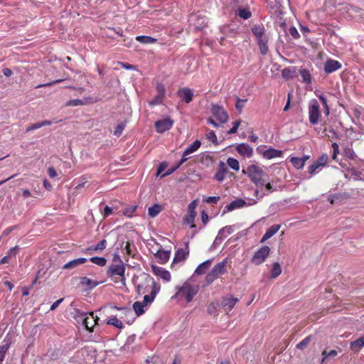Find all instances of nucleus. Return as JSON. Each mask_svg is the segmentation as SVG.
Wrapping results in <instances>:
<instances>
[{"instance_id": "f257e3e1", "label": "nucleus", "mask_w": 364, "mask_h": 364, "mask_svg": "<svg viewBox=\"0 0 364 364\" xmlns=\"http://www.w3.org/2000/svg\"><path fill=\"white\" fill-rule=\"evenodd\" d=\"M139 279V282L136 284V287L139 294L147 293V288H151L150 294L145 295L141 302L146 306L154 300L156 294L159 292L160 285L156 284L152 278L146 274H142Z\"/></svg>"}, {"instance_id": "f03ea898", "label": "nucleus", "mask_w": 364, "mask_h": 364, "mask_svg": "<svg viewBox=\"0 0 364 364\" xmlns=\"http://www.w3.org/2000/svg\"><path fill=\"white\" fill-rule=\"evenodd\" d=\"M176 293L172 296V299L178 301H185L188 303L192 301L193 297L198 294L199 287L186 282L181 287H176Z\"/></svg>"}, {"instance_id": "7ed1b4c3", "label": "nucleus", "mask_w": 364, "mask_h": 364, "mask_svg": "<svg viewBox=\"0 0 364 364\" xmlns=\"http://www.w3.org/2000/svg\"><path fill=\"white\" fill-rule=\"evenodd\" d=\"M242 174L247 175L250 180L257 186H264L266 173L263 168L257 164L249 165L246 169H242Z\"/></svg>"}, {"instance_id": "20e7f679", "label": "nucleus", "mask_w": 364, "mask_h": 364, "mask_svg": "<svg viewBox=\"0 0 364 364\" xmlns=\"http://www.w3.org/2000/svg\"><path fill=\"white\" fill-rule=\"evenodd\" d=\"M252 32L259 46V51L262 55L268 53L269 36L266 33V30L262 25H254L252 28Z\"/></svg>"}, {"instance_id": "39448f33", "label": "nucleus", "mask_w": 364, "mask_h": 364, "mask_svg": "<svg viewBox=\"0 0 364 364\" xmlns=\"http://www.w3.org/2000/svg\"><path fill=\"white\" fill-rule=\"evenodd\" d=\"M125 264L118 255H115L113 257L112 264L107 269V275L109 277H114L119 276L120 277V282L123 286H125Z\"/></svg>"}, {"instance_id": "423d86ee", "label": "nucleus", "mask_w": 364, "mask_h": 364, "mask_svg": "<svg viewBox=\"0 0 364 364\" xmlns=\"http://www.w3.org/2000/svg\"><path fill=\"white\" fill-rule=\"evenodd\" d=\"M227 259L215 264L206 275L205 282L207 284H212L220 276L226 272Z\"/></svg>"}, {"instance_id": "0eeeda50", "label": "nucleus", "mask_w": 364, "mask_h": 364, "mask_svg": "<svg viewBox=\"0 0 364 364\" xmlns=\"http://www.w3.org/2000/svg\"><path fill=\"white\" fill-rule=\"evenodd\" d=\"M309 117L311 124H316L321 117L320 106L316 100H312L309 102Z\"/></svg>"}, {"instance_id": "6e6552de", "label": "nucleus", "mask_w": 364, "mask_h": 364, "mask_svg": "<svg viewBox=\"0 0 364 364\" xmlns=\"http://www.w3.org/2000/svg\"><path fill=\"white\" fill-rule=\"evenodd\" d=\"M211 113L221 124L226 123L228 121L229 116L221 106L213 105L211 107Z\"/></svg>"}, {"instance_id": "1a4fd4ad", "label": "nucleus", "mask_w": 364, "mask_h": 364, "mask_svg": "<svg viewBox=\"0 0 364 364\" xmlns=\"http://www.w3.org/2000/svg\"><path fill=\"white\" fill-rule=\"evenodd\" d=\"M270 252V249L268 246H264L259 248L253 255L252 262L256 265H259L264 262Z\"/></svg>"}, {"instance_id": "9d476101", "label": "nucleus", "mask_w": 364, "mask_h": 364, "mask_svg": "<svg viewBox=\"0 0 364 364\" xmlns=\"http://www.w3.org/2000/svg\"><path fill=\"white\" fill-rule=\"evenodd\" d=\"M257 203V200L255 199H250L249 203H247L245 200L238 198L233 201H232L229 205H228L225 208L228 211H232L237 208H243L245 205H253Z\"/></svg>"}, {"instance_id": "9b49d317", "label": "nucleus", "mask_w": 364, "mask_h": 364, "mask_svg": "<svg viewBox=\"0 0 364 364\" xmlns=\"http://www.w3.org/2000/svg\"><path fill=\"white\" fill-rule=\"evenodd\" d=\"M154 124L156 132L161 134L171 129L173 124V121L169 117H166L156 121Z\"/></svg>"}, {"instance_id": "f8f14e48", "label": "nucleus", "mask_w": 364, "mask_h": 364, "mask_svg": "<svg viewBox=\"0 0 364 364\" xmlns=\"http://www.w3.org/2000/svg\"><path fill=\"white\" fill-rule=\"evenodd\" d=\"M177 95L181 98L182 102L190 103L193 98V90L188 87L180 88L177 91Z\"/></svg>"}, {"instance_id": "ddd939ff", "label": "nucleus", "mask_w": 364, "mask_h": 364, "mask_svg": "<svg viewBox=\"0 0 364 364\" xmlns=\"http://www.w3.org/2000/svg\"><path fill=\"white\" fill-rule=\"evenodd\" d=\"M235 230V225H228L221 228L216 236L214 243L221 242L226 237L232 234Z\"/></svg>"}, {"instance_id": "4468645a", "label": "nucleus", "mask_w": 364, "mask_h": 364, "mask_svg": "<svg viewBox=\"0 0 364 364\" xmlns=\"http://www.w3.org/2000/svg\"><path fill=\"white\" fill-rule=\"evenodd\" d=\"M236 151L243 157L250 158L253 154L252 148L247 144H240L236 146Z\"/></svg>"}, {"instance_id": "2eb2a0df", "label": "nucleus", "mask_w": 364, "mask_h": 364, "mask_svg": "<svg viewBox=\"0 0 364 364\" xmlns=\"http://www.w3.org/2000/svg\"><path fill=\"white\" fill-rule=\"evenodd\" d=\"M228 172V169L225 164L220 161L218 164V168L217 172L215 174V179L218 182H223L225 178L226 173Z\"/></svg>"}, {"instance_id": "dca6fc26", "label": "nucleus", "mask_w": 364, "mask_h": 364, "mask_svg": "<svg viewBox=\"0 0 364 364\" xmlns=\"http://www.w3.org/2000/svg\"><path fill=\"white\" fill-rule=\"evenodd\" d=\"M152 270H153L154 274L156 276L160 277L165 282H168L171 281V276L170 272L168 270H166L162 267H156V266H154L152 267Z\"/></svg>"}, {"instance_id": "f3484780", "label": "nucleus", "mask_w": 364, "mask_h": 364, "mask_svg": "<svg viewBox=\"0 0 364 364\" xmlns=\"http://www.w3.org/2000/svg\"><path fill=\"white\" fill-rule=\"evenodd\" d=\"M341 68V64L335 60H328L324 64V71L328 74L335 72Z\"/></svg>"}, {"instance_id": "a211bd4d", "label": "nucleus", "mask_w": 364, "mask_h": 364, "mask_svg": "<svg viewBox=\"0 0 364 364\" xmlns=\"http://www.w3.org/2000/svg\"><path fill=\"white\" fill-rule=\"evenodd\" d=\"M98 319V317L95 316L93 312H90L82 325L91 332L92 328L97 323Z\"/></svg>"}, {"instance_id": "6ab92c4d", "label": "nucleus", "mask_w": 364, "mask_h": 364, "mask_svg": "<svg viewBox=\"0 0 364 364\" xmlns=\"http://www.w3.org/2000/svg\"><path fill=\"white\" fill-rule=\"evenodd\" d=\"M87 262V259L84 257L75 259L73 260H71L67 263H65L62 269H72L74 268H76L77 267L85 264Z\"/></svg>"}, {"instance_id": "aec40b11", "label": "nucleus", "mask_w": 364, "mask_h": 364, "mask_svg": "<svg viewBox=\"0 0 364 364\" xmlns=\"http://www.w3.org/2000/svg\"><path fill=\"white\" fill-rule=\"evenodd\" d=\"M11 341L5 338L0 345V364L4 363L6 355L10 348Z\"/></svg>"}, {"instance_id": "412c9836", "label": "nucleus", "mask_w": 364, "mask_h": 364, "mask_svg": "<svg viewBox=\"0 0 364 364\" xmlns=\"http://www.w3.org/2000/svg\"><path fill=\"white\" fill-rule=\"evenodd\" d=\"M237 301L238 299L232 296L224 298L222 301V306L225 311H231Z\"/></svg>"}, {"instance_id": "4be33fe9", "label": "nucleus", "mask_w": 364, "mask_h": 364, "mask_svg": "<svg viewBox=\"0 0 364 364\" xmlns=\"http://www.w3.org/2000/svg\"><path fill=\"white\" fill-rule=\"evenodd\" d=\"M282 151L276 149L270 148L263 152V157L267 159H272L274 158L281 157L282 156Z\"/></svg>"}, {"instance_id": "5701e85b", "label": "nucleus", "mask_w": 364, "mask_h": 364, "mask_svg": "<svg viewBox=\"0 0 364 364\" xmlns=\"http://www.w3.org/2000/svg\"><path fill=\"white\" fill-rule=\"evenodd\" d=\"M280 229L279 225H273L269 228L267 230L264 235L262 236L261 239V242H264L268 239L271 238L273 235H274Z\"/></svg>"}, {"instance_id": "b1692460", "label": "nucleus", "mask_w": 364, "mask_h": 364, "mask_svg": "<svg viewBox=\"0 0 364 364\" xmlns=\"http://www.w3.org/2000/svg\"><path fill=\"white\" fill-rule=\"evenodd\" d=\"M212 263L211 259H208L198 266L195 270V273L197 274H204L210 267Z\"/></svg>"}, {"instance_id": "393cba45", "label": "nucleus", "mask_w": 364, "mask_h": 364, "mask_svg": "<svg viewBox=\"0 0 364 364\" xmlns=\"http://www.w3.org/2000/svg\"><path fill=\"white\" fill-rule=\"evenodd\" d=\"M338 354V352L336 350H331V351L328 352L327 350H324L322 352V360L321 362V364H327L328 360L330 358H333L335 356H336Z\"/></svg>"}, {"instance_id": "a878e982", "label": "nucleus", "mask_w": 364, "mask_h": 364, "mask_svg": "<svg viewBox=\"0 0 364 364\" xmlns=\"http://www.w3.org/2000/svg\"><path fill=\"white\" fill-rule=\"evenodd\" d=\"M200 145H201L200 141L199 140H196L193 144L189 145L186 149V150L184 151L185 156H188L191 154L196 152L200 148Z\"/></svg>"}, {"instance_id": "bb28decb", "label": "nucleus", "mask_w": 364, "mask_h": 364, "mask_svg": "<svg viewBox=\"0 0 364 364\" xmlns=\"http://www.w3.org/2000/svg\"><path fill=\"white\" fill-rule=\"evenodd\" d=\"M162 210V206L159 204H154L148 209V214L149 217L154 218L159 215Z\"/></svg>"}, {"instance_id": "cd10ccee", "label": "nucleus", "mask_w": 364, "mask_h": 364, "mask_svg": "<svg viewBox=\"0 0 364 364\" xmlns=\"http://www.w3.org/2000/svg\"><path fill=\"white\" fill-rule=\"evenodd\" d=\"M156 257L160 260L161 263H166L169 259L170 252L164 250H159L156 252Z\"/></svg>"}, {"instance_id": "c85d7f7f", "label": "nucleus", "mask_w": 364, "mask_h": 364, "mask_svg": "<svg viewBox=\"0 0 364 364\" xmlns=\"http://www.w3.org/2000/svg\"><path fill=\"white\" fill-rule=\"evenodd\" d=\"M80 283L83 286L88 287L90 289H93L99 284V282L92 280L88 277H84L80 279Z\"/></svg>"}, {"instance_id": "c756f323", "label": "nucleus", "mask_w": 364, "mask_h": 364, "mask_svg": "<svg viewBox=\"0 0 364 364\" xmlns=\"http://www.w3.org/2000/svg\"><path fill=\"white\" fill-rule=\"evenodd\" d=\"M136 40L143 44H152L156 42V39L147 36H138Z\"/></svg>"}, {"instance_id": "7c9ffc66", "label": "nucleus", "mask_w": 364, "mask_h": 364, "mask_svg": "<svg viewBox=\"0 0 364 364\" xmlns=\"http://www.w3.org/2000/svg\"><path fill=\"white\" fill-rule=\"evenodd\" d=\"M292 165L297 169H301L304 166V160L301 158L296 156H291L289 158Z\"/></svg>"}, {"instance_id": "2f4dec72", "label": "nucleus", "mask_w": 364, "mask_h": 364, "mask_svg": "<svg viewBox=\"0 0 364 364\" xmlns=\"http://www.w3.org/2000/svg\"><path fill=\"white\" fill-rule=\"evenodd\" d=\"M107 241L106 240H102L96 245L90 247L87 249V251H102L106 248Z\"/></svg>"}, {"instance_id": "473e14b6", "label": "nucleus", "mask_w": 364, "mask_h": 364, "mask_svg": "<svg viewBox=\"0 0 364 364\" xmlns=\"http://www.w3.org/2000/svg\"><path fill=\"white\" fill-rule=\"evenodd\" d=\"M88 313L81 311L80 310H75V318L78 323H84Z\"/></svg>"}, {"instance_id": "72a5a7b5", "label": "nucleus", "mask_w": 364, "mask_h": 364, "mask_svg": "<svg viewBox=\"0 0 364 364\" xmlns=\"http://www.w3.org/2000/svg\"><path fill=\"white\" fill-rule=\"evenodd\" d=\"M144 307H146V306L140 301H136L133 304V309L137 316H140L144 313Z\"/></svg>"}, {"instance_id": "f704fd0d", "label": "nucleus", "mask_w": 364, "mask_h": 364, "mask_svg": "<svg viewBox=\"0 0 364 364\" xmlns=\"http://www.w3.org/2000/svg\"><path fill=\"white\" fill-rule=\"evenodd\" d=\"M227 164L228 166L235 171H238L240 170V163L239 161L233 158H228L227 159Z\"/></svg>"}, {"instance_id": "c9c22d12", "label": "nucleus", "mask_w": 364, "mask_h": 364, "mask_svg": "<svg viewBox=\"0 0 364 364\" xmlns=\"http://www.w3.org/2000/svg\"><path fill=\"white\" fill-rule=\"evenodd\" d=\"M282 273V269L278 262H275L272 265V269L271 271V277L272 278H277L279 277Z\"/></svg>"}, {"instance_id": "e433bc0d", "label": "nucleus", "mask_w": 364, "mask_h": 364, "mask_svg": "<svg viewBox=\"0 0 364 364\" xmlns=\"http://www.w3.org/2000/svg\"><path fill=\"white\" fill-rule=\"evenodd\" d=\"M300 75L304 82L307 84L311 82V75L309 70L306 69H302L300 70Z\"/></svg>"}, {"instance_id": "4c0bfd02", "label": "nucleus", "mask_w": 364, "mask_h": 364, "mask_svg": "<svg viewBox=\"0 0 364 364\" xmlns=\"http://www.w3.org/2000/svg\"><path fill=\"white\" fill-rule=\"evenodd\" d=\"M196 216V213L188 212L187 215H186V217L184 218V222L186 224L191 225V228L195 227V225H193V222H194Z\"/></svg>"}, {"instance_id": "58836bf2", "label": "nucleus", "mask_w": 364, "mask_h": 364, "mask_svg": "<svg viewBox=\"0 0 364 364\" xmlns=\"http://www.w3.org/2000/svg\"><path fill=\"white\" fill-rule=\"evenodd\" d=\"M90 261L100 267H104L107 263L106 259L102 257H93L90 259Z\"/></svg>"}, {"instance_id": "ea45409f", "label": "nucleus", "mask_w": 364, "mask_h": 364, "mask_svg": "<svg viewBox=\"0 0 364 364\" xmlns=\"http://www.w3.org/2000/svg\"><path fill=\"white\" fill-rule=\"evenodd\" d=\"M107 324L114 326L116 328H119V329L122 328L124 326L122 322L116 317L110 318L107 321Z\"/></svg>"}, {"instance_id": "a19ab883", "label": "nucleus", "mask_w": 364, "mask_h": 364, "mask_svg": "<svg viewBox=\"0 0 364 364\" xmlns=\"http://www.w3.org/2000/svg\"><path fill=\"white\" fill-rule=\"evenodd\" d=\"M205 137L209 141H212L213 144H218V138L216 136L215 133L212 130H208L205 134Z\"/></svg>"}, {"instance_id": "79ce46f5", "label": "nucleus", "mask_w": 364, "mask_h": 364, "mask_svg": "<svg viewBox=\"0 0 364 364\" xmlns=\"http://www.w3.org/2000/svg\"><path fill=\"white\" fill-rule=\"evenodd\" d=\"M186 252L183 250H177L174 259V262H181L186 258Z\"/></svg>"}, {"instance_id": "37998d69", "label": "nucleus", "mask_w": 364, "mask_h": 364, "mask_svg": "<svg viewBox=\"0 0 364 364\" xmlns=\"http://www.w3.org/2000/svg\"><path fill=\"white\" fill-rule=\"evenodd\" d=\"M311 340V336L306 337L304 339H303L301 342H299L296 345V348L300 350L304 349L308 346V344L310 343Z\"/></svg>"}, {"instance_id": "c03bdc74", "label": "nucleus", "mask_w": 364, "mask_h": 364, "mask_svg": "<svg viewBox=\"0 0 364 364\" xmlns=\"http://www.w3.org/2000/svg\"><path fill=\"white\" fill-rule=\"evenodd\" d=\"M164 97L156 95L155 97L149 102V105L155 106L162 103Z\"/></svg>"}, {"instance_id": "a18cd8bd", "label": "nucleus", "mask_w": 364, "mask_h": 364, "mask_svg": "<svg viewBox=\"0 0 364 364\" xmlns=\"http://www.w3.org/2000/svg\"><path fill=\"white\" fill-rule=\"evenodd\" d=\"M294 70H292L291 68H284L282 72V75L284 78L289 79L292 78L294 76Z\"/></svg>"}, {"instance_id": "49530a36", "label": "nucleus", "mask_w": 364, "mask_h": 364, "mask_svg": "<svg viewBox=\"0 0 364 364\" xmlns=\"http://www.w3.org/2000/svg\"><path fill=\"white\" fill-rule=\"evenodd\" d=\"M238 14L243 19H248L251 16V12L247 9H240Z\"/></svg>"}, {"instance_id": "de8ad7c7", "label": "nucleus", "mask_w": 364, "mask_h": 364, "mask_svg": "<svg viewBox=\"0 0 364 364\" xmlns=\"http://www.w3.org/2000/svg\"><path fill=\"white\" fill-rule=\"evenodd\" d=\"M84 105L83 101L82 100H78V99L71 100L66 103L67 106H72V107L79 106V105Z\"/></svg>"}, {"instance_id": "09e8293b", "label": "nucleus", "mask_w": 364, "mask_h": 364, "mask_svg": "<svg viewBox=\"0 0 364 364\" xmlns=\"http://www.w3.org/2000/svg\"><path fill=\"white\" fill-rule=\"evenodd\" d=\"M344 155L346 157L350 159H354L355 156V152L350 148H346L344 149Z\"/></svg>"}, {"instance_id": "8fccbe9b", "label": "nucleus", "mask_w": 364, "mask_h": 364, "mask_svg": "<svg viewBox=\"0 0 364 364\" xmlns=\"http://www.w3.org/2000/svg\"><path fill=\"white\" fill-rule=\"evenodd\" d=\"M247 102V100L245 99V100H242V99H239L237 98V102H236V105H235V107L236 109L240 112H241L242 108L244 107V105H245V103Z\"/></svg>"}, {"instance_id": "3c124183", "label": "nucleus", "mask_w": 364, "mask_h": 364, "mask_svg": "<svg viewBox=\"0 0 364 364\" xmlns=\"http://www.w3.org/2000/svg\"><path fill=\"white\" fill-rule=\"evenodd\" d=\"M156 90L157 91V95L164 97L165 96V87L162 83H157Z\"/></svg>"}, {"instance_id": "603ef678", "label": "nucleus", "mask_w": 364, "mask_h": 364, "mask_svg": "<svg viewBox=\"0 0 364 364\" xmlns=\"http://www.w3.org/2000/svg\"><path fill=\"white\" fill-rule=\"evenodd\" d=\"M166 167V166L165 164H161L160 166L157 168L156 175L157 176H161V177H164V176H166L168 175L169 174L168 173H162L163 171L165 170Z\"/></svg>"}, {"instance_id": "864d4df0", "label": "nucleus", "mask_w": 364, "mask_h": 364, "mask_svg": "<svg viewBox=\"0 0 364 364\" xmlns=\"http://www.w3.org/2000/svg\"><path fill=\"white\" fill-rule=\"evenodd\" d=\"M136 206H130L129 208H127L124 212L123 214L126 216L131 217L133 214V213L136 210Z\"/></svg>"}, {"instance_id": "5fc2aeb1", "label": "nucleus", "mask_w": 364, "mask_h": 364, "mask_svg": "<svg viewBox=\"0 0 364 364\" xmlns=\"http://www.w3.org/2000/svg\"><path fill=\"white\" fill-rule=\"evenodd\" d=\"M328 161V156L326 154L322 155L316 161L320 167L325 166Z\"/></svg>"}, {"instance_id": "6e6d98bb", "label": "nucleus", "mask_w": 364, "mask_h": 364, "mask_svg": "<svg viewBox=\"0 0 364 364\" xmlns=\"http://www.w3.org/2000/svg\"><path fill=\"white\" fill-rule=\"evenodd\" d=\"M289 33L295 39L300 36L297 29L294 26L289 28Z\"/></svg>"}, {"instance_id": "4d7b16f0", "label": "nucleus", "mask_w": 364, "mask_h": 364, "mask_svg": "<svg viewBox=\"0 0 364 364\" xmlns=\"http://www.w3.org/2000/svg\"><path fill=\"white\" fill-rule=\"evenodd\" d=\"M218 306L217 303H211L208 307V311L210 314H215L216 312V308Z\"/></svg>"}, {"instance_id": "13d9d810", "label": "nucleus", "mask_w": 364, "mask_h": 364, "mask_svg": "<svg viewBox=\"0 0 364 364\" xmlns=\"http://www.w3.org/2000/svg\"><path fill=\"white\" fill-rule=\"evenodd\" d=\"M320 168V166L316 163H314L309 168V172L311 175L314 174L316 171Z\"/></svg>"}, {"instance_id": "bf43d9fd", "label": "nucleus", "mask_w": 364, "mask_h": 364, "mask_svg": "<svg viewBox=\"0 0 364 364\" xmlns=\"http://www.w3.org/2000/svg\"><path fill=\"white\" fill-rule=\"evenodd\" d=\"M197 205H198V202L196 200L192 201L188 206V212L196 213V208Z\"/></svg>"}, {"instance_id": "052dcab7", "label": "nucleus", "mask_w": 364, "mask_h": 364, "mask_svg": "<svg viewBox=\"0 0 364 364\" xmlns=\"http://www.w3.org/2000/svg\"><path fill=\"white\" fill-rule=\"evenodd\" d=\"M240 124V121H235L233 122L232 127L228 131V134H235L237 132L238 127Z\"/></svg>"}, {"instance_id": "680f3d73", "label": "nucleus", "mask_w": 364, "mask_h": 364, "mask_svg": "<svg viewBox=\"0 0 364 364\" xmlns=\"http://www.w3.org/2000/svg\"><path fill=\"white\" fill-rule=\"evenodd\" d=\"M318 98L321 100L322 104L323 105V106L325 107V108L326 109V114H328V113H329V108H328V105H327L326 98L323 95H320L318 96Z\"/></svg>"}, {"instance_id": "e2e57ef3", "label": "nucleus", "mask_w": 364, "mask_h": 364, "mask_svg": "<svg viewBox=\"0 0 364 364\" xmlns=\"http://www.w3.org/2000/svg\"><path fill=\"white\" fill-rule=\"evenodd\" d=\"M41 127V122L34 123V124H32L29 125L27 127L26 132H31V131H33L34 129H39Z\"/></svg>"}, {"instance_id": "0e129e2a", "label": "nucleus", "mask_w": 364, "mask_h": 364, "mask_svg": "<svg viewBox=\"0 0 364 364\" xmlns=\"http://www.w3.org/2000/svg\"><path fill=\"white\" fill-rule=\"evenodd\" d=\"M124 129V124H118L116 127L115 130L114 132V135L119 136L122 133Z\"/></svg>"}, {"instance_id": "69168bd1", "label": "nucleus", "mask_w": 364, "mask_h": 364, "mask_svg": "<svg viewBox=\"0 0 364 364\" xmlns=\"http://www.w3.org/2000/svg\"><path fill=\"white\" fill-rule=\"evenodd\" d=\"M220 200V197L218 196H210V197H208L205 201L208 203H213V204H216Z\"/></svg>"}, {"instance_id": "338daca9", "label": "nucleus", "mask_w": 364, "mask_h": 364, "mask_svg": "<svg viewBox=\"0 0 364 364\" xmlns=\"http://www.w3.org/2000/svg\"><path fill=\"white\" fill-rule=\"evenodd\" d=\"M112 211H113L112 208L106 205L105 207L103 213H102L104 218L108 217L109 215L112 214Z\"/></svg>"}, {"instance_id": "774afa93", "label": "nucleus", "mask_w": 364, "mask_h": 364, "mask_svg": "<svg viewBox=\"0 0 364 364\" xmlns=\"http://www.w3.org/2000/svg\"><path fill=\"white\" fill-rule=\"evenodd\" d=\"M346 11L349 13V14L351 16L353 12H357L358 9L352 6V5H347L346 7Z\"/></svg>"}]
</instances>
